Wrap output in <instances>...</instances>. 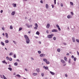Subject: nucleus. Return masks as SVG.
I'll return each instance as SVG.
<instances>
[{
	"label": "nucleus",
	"mask_w": 79,
	"mask_h": 79,
	"mask_svg": "<svg viewBox=\"0 0 79 79\" xmlns=\"http://www.w3.org/2000/svg\"><path fill=\"white\" fill-rule=\"evenodd\" d=\"M6 58L7 60H9V59L10 58H9V57H6Z\"/></svg>",
	"instance_id": "864d4df0"
},
{
	"label": "nucleus",
	"mask_w": 79,
	"mask_h": 79,
	"mask_svg": "<svg viewBox=\"0 0 79 79\" xmlns=\"http://www.w3.org/2000/svg\"><path fill=\"white\" fill-rule=\"evenodd\" d=\"M9 60L10 61H12V58H9Z\"/></svg>",
	"instance_id": "79ce46f5"
},
{
	"label": "nucleus",
	"mask_w": 79,
	"mask_h": 79,
	"mask_svg": "<svg viewBox=\"0 0 79 79\" xmlns=\"http://www.w3.org/2000/svg\"><path fill=\"white\" fill-rule=\"evenodd\" d=\"M74 60L75 61H76V57L74 58Z\"/></svg>",
	"instance_id": "a19ab883"
},
{
	"label": "nucleus",
	"mask_w": 79,
	"mask_h": 79,
	"mask_svg": "<svg viewBox=\"0 0 79 79\" xmlns=\"http://www.w3.org/2000/svg\"><path fill=\"white\" fill-rule=\"evenodd\" d=\"M13 53H12V52H10V54H9V55L10 56H11V55H13Z\"/></svg>",
	"instance_id": "bb28decb"
},
{
	"label": "nucleus",
	"mask_w": 79,
	"mask_h": 79,
	"mask_svg": "<svg viewBox=\"0 0 79 79\" xmlns=\"http://www.w3.org/2000/svg\"><path fill=\"white\" fill-rule=\"evenodd\" d=\"M50 24L47 23L46 26V27H47V28H49V27H50Z\"/></svg>",
	"instance_id": "423d86ee"
},
{
	"label": "nucleus",
	"mask_w": 79,
	"mask_h": 79,
	"mask_svg": "<svg viewBox=\"0 0 79 79\" xmlns=\"http://www.w3.org/2000/svg\"><path fill=\"white\" fill-rule=\"evenodd\" d=\"M24 37H25V40L27 44H29L30 42V40L29 39V37H28V36H27L26 35H24Z\"/></svg>",
	"instance_id": "f257e3e1"
},
{
	"label": "nucleus",
	"mask_w": 79,
	"mask_h": 79,
	"mask_svg": "<svg viewBox=\"0 0 79 79\" xmlns=\"http://www.w3.org/2000/svg\"><path fill=\"white\" fill-rule=\"evenodd\" d=\"M13 42L15 44H16V42H15V41H13Z\"/></svg>",
	"instance_id": "c03bdc74"
},
{
	"label": "nucleus",
	"mask_w": 79,
	"mask_h": 79,
	"mask_svg": "<svg viewBox=\"0 0 79 79\" xmlns=\"http://www.w3.org/2000/svg\"><path fill=\"white\" fill-rule=\"evenodd\" d=\"M16 60L17 61H19V59H17Z\"/></svg>",
	"instance_id": "69168bd1"
},
{
	"label": "nucleus",
	"mask_w": 79,
	"mask_h": 79,
	"mask_svg": "<svg viewBox=\"0 0 79 79\" xmlns=\"http://www.w3.org/2000/svg\"><path fill=\"white\" fill-rule=\"evenodd\" d=\"M58 29L59 30V31H61V28H60V27H59V28H58Z\"/></svg>",
	"instance_id": "09e8293b"
},
{
	"label": "nucleus",
	"mask_w": 79,
	"mask_h": 79,
	"mask_svg": "<svg viewBox=\"0 0 79 79\" xmlns=\"http://www.w3.org/2000/svg\"><path fill=\"white\" fill-rule=\"evenodd\" d=\"M57 52H60V49H58L57 50Z\"/></svg>",
	"instance_id": "72a5a7b5"
},
{
	"label": "nucleus",
	"mask_w": 79,
	"mask_h": 79,
	"mask_svg": "<svg viewBox=\"0 0 79 79\" xmlns=\"http://www.w3.org/2000/svg\"><path fill=\"white\" fill-rule=\"evenodd\" d=\"M64 60L66 61H68V60H67V58H66V57H64Z\"/></svg>",
	"instance_id": "4468645a"
},
{
	"label": "nucleus",
	"mask_w": 79,
	"mask_h": 79,
	"mask_svg": "<svg viewBox=\"0 0 79 79\" xmlns=\"http://www.w3.org/2000/svg\"><path fill=\"white\" fill-rule=\"evenodd\" d=\"M15 11H14L12 12L11 13L12 15H15Z\"/></svg>",
	"instance_id": "f8f14e48"
},
{
	"label": "nucleus",
	"mask_w": 79,
	"mask_h": 79,
	"mask_svg": "<svg viewBox=\"0 0 79 79\" xmlns=\"http://www.w3.org/2000/svg\"><path fill=\"white\" fill-rule=\"evenodd\" d=\"M52 8H53L54 7V5H52Z\"/></svg>",
	"instance_id": "680f3d73"
},
{
	"label": "nucleus",
	"mask_w": 79,
	"mask_h": 79,
	"mask_svg": "<svg viewBox=\"0 0 79 79\" xmlns=\"http://www.w3.org/2000/svg\"><path fill=\"white\" fill-rule=\"evenodd\" d=\"M5 42H6V43H8V42H9V41L7 40H6L5 41Z\"/></svg>",
	"instance_id": "4be33fe9"
},
{
	"label": "nucleus",
	"mask_w": 79,
	"mask_h": 79,
	"mask_svg": "<svg viewBox=\"0 0 79 79\" xmlns=\"http://www.w3.org/2000/svg\"><path fill=\"white\" fill-rule=\"evenodd\" d=\"M43 61H44L45 62H46L47 61V60L45 58H43Z\"/></svg>",
	"instance_id": "1a4fd4ad"
},
{
	"label": "nucleus",
	"mask_w": 79,
	"mask_h": 79,
	"mask_svg": "<svg viewBox=\"0 0 79 79\" xmlns=\"http://www.w3.org/2000/svg\"><path fill=\"white\" fill-rule=\"evenodd\" d=\"M45 56V54H42L40 55V56L41 57H44V56Z\"/></svg>",
	"instance_id": "20e7f679"
},
{
	"label": "nucleus",
	"mask_w": 79,
	"mask_h": 79,
	"mask_svg": "<svg viewBox=\"0 0 79 79\" xmlns=\"http://www.w3.org/2000/svg\"><path fill=\"white\" fill-rule=\"evenodd\" d=\"M76 41H77V42H78V43H79V40H78L77 39H76Z\"/></svg>",
	"instance_id": "473e14b6"
},
{
	"label": "nucleus",
	"mask_w": 79,
	"mask_h": 79,
	"mask_svg": "<svg viewBox=\"0 0 79 79\" xmlns=\"http://www.w3.org/2000/svg\"><path fill=\"white\" fill-rule=\"evenodd\" d=\"M74 64H75V63L73 62V63L72 64L73 65H74Z\"/></svg>",
	"instance_id": "0e129e2a"
},
{
	"label": "nucleus",
	"mask_w": 79,
	"mask_h": 79,
	"mask_svg": "<svg viewBox=\"0 0 79 79\" xmlns=\"http://www.w3.org/2000/svg\"><path fill=\"white\" fill-rule=\"evenodd\" d=\"M67 18L68 19H70V18H72V16L71 15H69L67 16Z\"/></svg>",
	"instance_id": "39448f33"
},
{
	"label": "nucleus",
	"mask_w": 79,
	"mask_h": 79,
	"mask_svg": "<svg viewBox=\"0 0 79 79\" xmlns=\"http://www.w3.org/2000/svg\"><path fill=\"white\" fill-rule=\"evenodd\" d=\"M60 61L61 63H62L63 64H64V63H65V61L63 60H61Z\"/></svg>",
	"instance_id": "0eeeda50"
},
{
	"label": "nucleus",
	"mask_w": 79,
	"mask_h": 79,
	"mask_svg": "<svg viewBox=\"0 0 79 79\" xmlns=\"http://www.w3.org/2000/svg\"><path fill=\"white\" fill-rule=\"evenodd\" d=\"M6 38H8V33H6Z\"/></svg>",
	"instance_id": "ddd939ff"
},
{
	"label": "nucleus",
	"mask_w": 79,
	"mask_h": 79,
	"mask_svg": "<svg viewBox=\"0 0 79 79\" xmlns=\"http://www.w3.org/2000/svg\"><path fill=\"white\" fill-rule=\"evenodd\" d=\"M31 60H34V58L33 57H31Z\"/></svg>",
	"instance_id": "6e6d98bb"
},
{
	"label": "nucleus",
	"mask_w": 79,
	"mask_h": 79,
	"mask_svg": "<svg viewBox=\"0 0 79 79\" xmlns=\"http://www.w3.org/2000/svg\"><path fill=\"white\" fill-rule=\"evenodd\" d=\"M33 76H35L36 75H37V73H34L33 74Z\"/></svg>",
	"instance_id": "2f4dec72"
},
{
	"label": "nucleus",
	"mask_w": 79,
	"mask_h": 79,
	"mask_svg": "<svg viewBox=\"0 0 79 79\" xmlns=\"http://www.w3.org/2000/svg\"><path fill=\"white\" fill-rule=\"evenodd\" d=\"M2 63H5L6 62L5 61V60H4L2 61Z\"/></svg>",
	"instance_id": "4c0bfd02"
},
{
	"label": "nucleus",
	"mask_w": 79,
	"mask_h": 79,
	"mask_svg": "<svg viewBox=\"0 0 79 79\" xmlns=\"http://www.w3.org/2000/svg\"><path fill=\"white\" fill-rule=\"evenodd\" d=\"M52 32H58V30H56L55 29H54L53 30H52Z\"/></svg>",
	"instance_id": "7ed1b4c3"
},
{
	"label": "nucleus",
	"mask_w": 79,
	"mask_h": 79,
	"mask_svg": "<svg viewBox=\"0 0 79 79\" xmlns=\"http://www.w3.org/2000/svg\"><path fill=\"white\" fill-rule=\"evenodd\" d=\"M67 56H69V53H67Z\"/></svg>",
	"instance_id": "052dcab7"
},
{
	"label": "nucleus",
	"mask_w": 79,
	"mask_h": 79,
	"mask_svg": "<svg viewBox=\"0 0 79 79\" xmlns=\"http://www.w3.org/2000/svg\"><path fill=\"white\" fill-rule=\"evenodd\" d=\"M65 77H68V75H67V74H65Z\"/></svg>",
	"instance_id": "bf43d9fd"
},
{
	"label": "nucleus",
	"mask_w": 79,
	"mask_h": 79,
	"mask_svg": "<svg viewBox=\"0 0 79 79\" xmlns=\"http://www.w3.org/2000/svg\"><path fill=\"white\" fill-rule=\"evenodd\" d=\"M35 26L36 27H38V25H37V23H35Z\"/></svg>",
	"instance_id": "a18cd8bd"
},
{
	"label": "nucleus",
	"mask_w": 79,
	"mask_h": 79,
	"mask_svg": "<svg viewBox=\"0 0 79 79\" xmlns=\"http://www.w3.org/2000/svg\"><path fill=\"white\" fill-rule=\"evenodd\" d=\"M46 33H47V34H48V30H47Z\"/></svg>",
	"instance_id": "4d7b16f0"
},
{
	"label": "nucleus",
	"mask_w": 79,
	"mask_h": 79,
	"mask_svg": "<svg viewBox=\"0 0 79 79\" xmlns=\"http://www.w3.org/2000/svg\"><path fill=\"white\" fill-rule=\"evenodd\" d=\"M77 55L79 56V52L78 51H77Z\"/></svg>",
	"instance_id": "5fc2aeb1"
},
{
	"label": "nucleus",
	"mask_w": 79,
	"mask_h": 79,
	"mask_svg": "<svg viewBox=\"0 0 79 79\" xmlns=\"http://www.w3.org/2000/svg\"><path fill=\"white\" fill-rule=\"evenodd\" d=\"M38 52L39 54H40V53H41V51H38Z\"/></svg>",
	"instance_id": "c756f323"
},
{
	"label": "nucleus",
	"mask_w": 79,
	"mask_h": 79,
	"mask_svg": "<svg viewBox=\"0 0 79 79\" xmlns=\"http://www.w3.org/2000/svg\"><path fill=\"white\" fill-rule=\"evenodd\" d=\"M22 29H23V28H22L20 27L19 28V31H21V30H22Z\"/></svg>",
	"instance_id": "5701e85b"
},
{
	"label": "nucleus",
	"mask_w": 79,
	"mask_h": 79,
	"mask_svg": "<svg viewBox=\"0 0 79 79\" xmlns=\"http://www.w3.org/2000/svg\"><path fill=\"white\" fill-rule=\"evenodd\" d=\"M0 12L1 13H3V10H2Z\"/></svg>",
	"instance_id": "e2e57ef3"
},
{
	"label": "nucleus",
	"mask_w": 79,
	"mask_h": 79,
	"mask_svg": "<svg viewBox=\"0 0 79 79\" xmlns=\"http://www.w3.org/2000/svg\"><path fill=\"white\" fill-rule=\"evenodd\" d=\"M34 29H37V27H35L34 28Z\"/></svg>",
	"instance_id": "8fccbe9b"
},
{
	"label": "nucleus",
	"mask_w": 79,
	"mask_h": 79,
	"mask_svg": "<svg viewBox=\"0 0 79 79\" xmlns=\"http://www.w3.org/2000/svg\"><path fill=\"white\" fill-rule=\"evenodd\" d=\"M36 34H37V35H39V32L37 31L36 32Z\"/></svg>",
	"instance_id": "b1692460"
},
{
	"label": "nucleus",
	"mask_w": 79,
	"mask_h": 79,
	"mask_svg": "<svg viewBox=\"0 0 79 79\" xmlns=\"http://www.w3.org/2000/svg\"><path fill=\"white\" fill-rule=\"evenodd\" d=\"M40 2L41 3H43V1H42V0H41Z\"/></svg>",
	"instance_id": "13d9d810"
},
{
	"label": "nucleus",
	"mask_w": 79,
	"mask_h": 79,
	"mask_svg": "<svg viewBox=\"0 0 79 79\" xmlns=\"http://www.w3.org/2000/svg\"><path fill=\"white\" fill-rule=\"evenodd\" d=\"M2 30H3V31H4V30H5V28L3 27H2Z\"/></svg>",
	"instance_id": "603ef678"
},
{
	"label": "nucleus",
	"mask_w": 79,
	"mask_h": 79,
	"mask_svg": "<svg viewBox=\"0 0 79 79\" xmlns=\"http://www.w3.org/2000/svg\"><path fill=\"white\" fill-rule=\"evenodd\" d=\"M71 15H74V13H73V12H71Z\"/></svg>",
	"instance_id": "f704fd0d"
},
{
	"label": "nucleus",
	"mask_w": 79,
	"mask_h": 79,
	"mask_svg": "<svg viewBox=\"0 0 79 79\" xmlns=\"http://www.w3.org/2000/svg\"><path fill=\"white\" fill-rule=\"evenodd\" d=\"M44 68L45 69H46L47 70L48 69V67L47 66L45 67V66H44Z\"/></svg>",
	"instance_id": "6e6552de"
},
{
	"label": "nucleus",
	"mask_w": 79,
	"mask_h": 79,
	"mask_svg": "<svg viewBox=\"0 0 79 79\" xmlns=\"http://www.w3.org/2000/svg\"><path fill=\"white\" fill-rule=\"evenodd\" d=\"M60 6H61L62 7H63V4L61 3L60 4Z\"/></svg>",
	"instance_id": "3c124183"
},
{
	"label": "nucleus",
	"mask_w": 79,
	"mask_h": 79,
	"mask_svg": "<svg viewBox=\"0 0 79 79\" xmlns=\"http://www.w3.org/2000/svg\"><path fill=\"white\" fill-rule=\"evenodd\" d=\"M70 4L71 5H73V3L72 2H70Z\"/></svg>",
	"instance_id": "49530a36"
},
{
	"label": "nucleus",
	"mask_w": 79,
	"mask_h": 79,
	"mask_svg": "<svg viewBox=\"0 0 79 79\" xmlns=\"http://www.w3.org/2000/svg\"><path fill=\"white\" fill-rule=\"evenodd\" d=\"M53 39L54 40H56V37H54L53 38Z\"/></svg>",
	"instance_id": "c9c22d12"
},
{
	"label": "nucleus",
	"mask_w": 79,
	"mask_h": 79,
	"mask_svg": "<svg viewBox=\"0 0 79 79\" xmlns=\"http://www.w3.org/2000/svg\"><path fill=\"white\" fill-rule=\"evenodd\" d=\"M13 6L14 7H16V4H14Z\"/></svg>",
	"instance_id": "a878e982"
},
{
	"label": "nucleus",
	"mask_w": 79,
	"mask_h": 79,
	"mask_svg": "<svg viewBox=\"0 0 79 79\" xmlns=\"http://www.w3.org/2000/svg\"><path fill=\"white\" fill-rule=\"evenodd\" d=\"M71 58H72L73 59V58H74V56L72 55L71 56Z\"/></svg>",
	"instance_id": "de8ad7c7"
},
{
	"label": "nucleus",
	"mask_w": 79,
	"mask_h": 79,
	"mask_svg": "<svg viewBox=\"0 0 79 79\" xmlns=\"http://www.w3.org/2000/svg\"><path fill=\"white\" fill-rule=\"evenodd\" d=\"M8 69L9 70H10V71H12V68H8Z\"/></svg>",
	"instance_id": "f3484780"
},
{
	"label": "nucleus",
	"mask_w": 79,
	"mask_h": 79,
	"mask_svg": "<svg viewBox=\"0 0 79 79\" xmlns=\"http://www.w3.org/2000/svg\"><path fill=\"white\" fill-rule=\"evenodd\" d=\"M50 73L51 74H52V75H55V73H54L52 71H50Z\"/></svg>",
	"instance_id": "9b49d317"
},
{
	"label": "nucleus",
	"mask_w": 79,
	"mask_h": 79,
	"mask_svg": "<svg viewBox=\"0 0 79 79\" xmlns=\"http://www.w3.org/2000/svg\"><path fill=\"white\" fill-rule=\"evenodd\" d=\"M15 66H18V63L15 62L14 64Z\"/></svg>",
	"instance_id": "dca6fc26"
},
{
	"label": "nucleus",
	"mask_w": 79,
	"mask_h": 79,
	"mask_svg": "<svg viewBox=\"0 0 79 79\" xmlns=\"http://www.w3.org/2000/svg\"><path fill=\"white\" fill-rule=\"evenodd\" d=\"M41 75L42 76V77H44V73H41Z\"/></svg>",
	"instance_id": "ea45409f"
},
{
	"label": "nucleus",
	"mask_w": 79,
	"mask_h": 79,
	"mask_svg": "<svg viewBox=\"0 0 79 79\" xmlns=\"http://www.w3.org/2000/svg\"><path fill=\"white\" fill-rule=\"evenodd\" d=\"M46 64H50V62L48 61H47L46 62Z\"/></svg>",
	"instance_id": "6ab92c4d"
},
{
	"label": "nucleus",
	"mask_w": 79,
	"mask_h": 79,
	"mask_svg": "<svg viewBox=\"0 0 79 79\" xmlns=\"http://www.w3.org/2000/svg\"><path fill=\"white\" fill-rule=\"evenodd\" d=\"M68 63H71V59H69V60L68 61Z\"/></svg>",
	"instance_id": "7c9ffc66"
},
{
	"label": "nucleus",
	"mask_w": 79,
	"mask_h": 79,
	"mask_svg": "<svg viewBox=\"0 0 79 79\" xmlns=\"http://www.w3.org/2000/svg\"><path fill=\"white\" fill-rule=\"evenodd\" d=\"M56 27H57L58 28L59 27H60V26H59V25H58L57 24L56 25Z\"/></svg>",
	"instance_id": "e433bc0d"
},
{
	"label": "nucleus",
	"mask_w": 79,
	"mask_h": 79,
	"mask_svg": "<svg viewBox=\"0 0 79 79\" xmlns=\"http://www.w3.org/2000/svg\"><path fill=\"white\" fill-rule=\"evenodd\" d=\"M46 8H48V4H46Z\"/></svg>",
	"instance_id": "aec40b11"
},
{
	"label": "nucleus",
	"mask_w": 79,
	"mask_h": 79,
	"mask_svg": "<svg viewBox=\"0 0 79 79\" xmlns=\"http://www.w3.org/2000/svg\"><path fill=\"white\" fill-rule=\"evenodd\" d=\"M10 29H13V26H10Z\"/></svg>",
	"instance_id": "cd10ccee"
},
{
	"label": "nucleus",
	"mask_w": 79,
	"mask_h": 79,
	"mask_svg": "<svg viewBox=\"0 0 79 79\" xmlns=\"http://www.w3.org/2000/svg\"><path fill=\"white\" fill-rule=\"evenodd\" d=\"M16 54H14V58H16Z\"/></svg>",
	"instance_id": "58836bf2"
},
{
	"label": "nucleus",
	"mask_w": 79,
	"mask_h": 79,
	"mask_svg": "<svg viewBox=\"0 0 79 79\" xmlns=\"http://www.w3.org/2000/svg\"><path fill=\"white\" fill-rule=\"evenodd\" d=\"M16 76H17V77H21V76H20V75L19 74L17 75Z\"/></svg>",
	"instance_id": "c85d7f7f"
},
{
	"label": "nucleus",
	"mask_w": 79,
	"mask_h": 79,
	"mask_svg": "<svg viewBox=\"0 0 79 79\" xmlns=\"http://www.w3.org/2000/svg\"><path fill=\"white\" fill-rule=\"evenodd\" d=\"M25 70L26 71H27V69H25Z\"/></svg>",
	"instance_id": "338daca9"
},
{
	"label": "nucleus",
	"mask_w": 79,
	"mask_h": 79,
	"mask_svg": "<svg viewBox=\"0 0 79 79\" xmlns=\"http://www.w3.org/2000/svg\"><path fill=\"white\" fill-rule=\"evenodd\" d=\"M26 25L27 26V27H29V24H26Z\"/></svg>",
	"instance_id": "37998d69"
},
{
	"label": "nucleus",
	"mask_w": 79,
	"mask_h": 79,
	"mask_svg": "<svg viewBox=\"0 0 79 79\" xmlns=\"http://www.w3.org/2000/svg\"><path fill=\"white\" fill-rule=\"evenodd\" d=\"M32 25H30L28 26V28H30L31 27H32Z\"/></svg>",
	"instance_id": "393cba45"
},
{
	"label": "nucleus",
	"mask_w": 79,
	"mask_h": 79,
	"mask_svg": "<svg viewBox=\"0 0 79 79\" xmlns=\"http://www.w3.org/2000/svg\"><path fill=\"white\" fill-rule=\"evenodd\" d=\"M1 44L2 45H3V46H5V44H4L3 42H1Z\"/></svg>",
	"instance_id": "2eb2a0df"
},
{
	"label": "nucleus",
	"mask_w": 79,
	"mask_h": 79,
	"mask_svg": "<svg viewBox=\"0 0 79 79\" xmlns=\"http://www.w3.org/2000/svg\"><path fill=\"white\" fill-rule=\"evenodd\" d=\"M72 40L73 42H75V38L73 37L72 38Z\"/></svg>",
	"instance_id": "9d476101"
},
{
	"label": "nucleus",
	"mask_w": 79,
	"mask_h": 79,
	"mask_svg": "<svg viewBox=\"0 0 79 79\" xmlns=\"http://www.w3.org/2000/svg\"><path fill=\"white\" fill-rule=\"evenodd\" d=\"M36 71L37 72H38V73H39L40 71V69H36Z\"/></svg>",
	"instance_id": "a211bd4d"
},
{
	"label": "nucleus",
	"mask_w": 79,
	"mask_h": 79,
	"mask_svg": "<svg viewBox=\"0 0 79 79\" xmlns=\"http://www.w3.org/2000/svg\"><path fill=\"white\" fill-rule=\"evenodd\" d=\"M39 44H41V42L40 41L39 42Z\"/></svg>",
	"instance_id": "774afa93"
},
{
	"label": "nucleus",
	"mask_w": 79,
	"mask_h": 79,
	"mask_svg": "<svg viewBox=\"0 0 79 79\" xmlns=\"http://www.w3.org/2000/svg\"><path fill=\"white\" fill-rule=\"evenodd\" d=\"M2 76L4 79H7V78H6V77L4 75H3Z\"/></svg>",
	"instance_id": "412c9836"
},
{
	"label": "nucleus",
	"mask_w": 79,
	"mask_h": 79,
	"mask_svg": "<svg viewBox=\"0 0 79 79\" xmlns=\"http://www.w3.org/2000/svg\"><path fill=\"white\" fill-rule=\"evenodd\" d=\"M54 35L53 34H51V35H49L47 36V37L49 39H51L52 38V36H53Z\"/></svg>",
	"instance_id": "f03ea898"
}]
</instances>
